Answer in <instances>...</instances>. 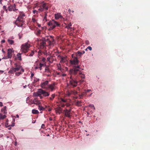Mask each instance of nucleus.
<instances>
[{
	"label": "nucleus",
	"instance_id": "nucleus-40",
	"mask_svg": "<svg viewBox=\"0 0 150 150\" xmlns=\"http://www.w3.org/2000/svg\"><path fill=\"white\" fill-rule=\"evenodd\" d=\"M6 127H9V126H15V124L14 123H13V124L11 125H9L7 126V125H6Z\"/></svg>",
	"mask_w": 150,
	"mask_h": 150
},
{
	"label": "nucleus",
	"instance_id": "nucleus-1",
	"mask_svg": "<svg viewBox=\"0 0 150 150\" xmlns=\"http://www.w3.org/2000/svg\"><path fill=\"white\" fill-rule=\"evenodd\" d=\"M16 66L14 68H11L8 72L9 73L13 74L15 72L16 76H18L22 73L24 72V70L22 67L19 65L15 64Z\"/></svg>",
	"mask_w": 150,
	"mask_h": 150
},
{
	"label": "nucleus",
	"instance_id": "nucleus-11",
	"mask_svg": "<svg viewBox=\"0 0 150 150\" xmlns=\"http://www.w3.org/2000/svg\"><path fill=\"white\" fill-rule=\"evenodd\" d=\"M25 16L24 14L21 13L18 17L16 21H19L21 22H23V17Z\"/></svg>",
	"mask_w": 150,
	"mask_h": 150
},
{
	"label": "nucleus",
	"instance_id": "nucleus-17",
	"mask_svg": "<svg viewBox=\"0 0 150 150\" xmlns=\"http://www.w3.org/2000/svg\"><path fill=\"white\" fill-rule=\"evenodd\" d=\"M54 16L55 19H58L60 18V17H61V15L60 13H58L57 14H55L54 15Z\"/></svg>",
	"mask_w": 150,
	"mask_h": 150
},
{
	"label": "nucleus",
	"instance_id": "nucleus-16",
	"mask_svg": "<svg viewBox=\"0 0 150 150\" xmlns=\"http://www.w3.org/2000/svg\"><path fill=\"white\" fill-rule=\"evenodd\" d=\"M54 84L53 83L48 86V88H49L51 89L52 91H53L54 88Z\"/></svg>",
	"mask_w": 150,
	"mask_h": 150
},
{
	"label": "nucleus",
	"instance_id": "nucleus-42",
	"mask_svg": "<svg viewBox=\"0 0 150 150\" xmlns=\"http://www.w3.org/2000/svg\"><path fill=\"white\" fill-rule=\"evenodd\" d=\"M87 49H88L90 50H91L92 48L90 46H89L87 47Z\"/></svg>",
	"mask_w": 150,
	"mask_h": 150
},
{
	"label": "nucleus",
	"instance_id": "nucleus-52",
	"mask_svg": "<svg viewBox=\"0 0 150 150\" xmlns=\"http://www.w3.org/2000/svg\"><path fill=\"white\" fill-rule=\"evenodd\" d=\"M68 11L69 12V13H70L71 12V10L70 9H68Z\"/></svg>",
	"mask_w": 150,
	"mask_h": 150
},
{
	"label": "nucleus",
	"instance_id": "nucleus-41",
	"mask_svg": "<svg viewBox=\"0 0 150 150\" xmlns=\"http://www.w3.org/2000/svg\"><path fill=\"white\" fill-rule=\"evenodd\" d=\"M91 91V90L90 89H88L87 91H86V90H85V93H86L87 92H88Z\"/></svg>",
	"mask_w": 150,
	"mask_h": 150
},
{
	"label": "nucleus",
	"instance_id": "nucleus-10",
	"mask_svg": "<svg viewBox=\"0 0 150 150\" xmlns=\"http://www.w3.org/2000/svg\"><path fill=\"white\" fill-rule=\"evenodd\" d=\"M88 110L91 112H93L95 110V108L93 104H90L88 107Z\"/></svg>",
	"mask_w": 150,
	"mask_h": 150
},
{
	"label": "nucleus",
	"instance_id": "nucleus-18",
	"mask_svg": "<svg viewBox=\"0 0 150 150\" xmlns=\"http://www.w3.org/2000/svg\"><path fill=\"white\" fill-rule=\"evenodd\" d=\"M61 106L62 107H64V104H63L62 103H66L67 101L66 100V99H64L62 98H61Z\"/></svg>",
	"mask_w": 150,
	"mask_h": 150
},
{
	"label": "nucleus",
	"instance_id": "nucleus-51",
	"mask_svg": "<svg viewBox=\"0 0 150 150\" xmlns=\"http://www.w3.org/2000/svg\"><path fill=\"white\" fill-rule=\"evenodd\" d=\"M33 12L34 13H35L36 12H37V11L36 10H34Z\"/></svg>",
	"mask_w": 150,
	"mask_h": 150
},
{
	"label": "nucleus",
	"instance_id": "nucleus-12",
	"mask_svg": "<svg viewBox=\"0 0 150 150\" xmlns=\"http://www.w3.org/2000/svg\"><path fill=\"white\" fill-rule=\"evenodd\" d=\"M13 49H9L8 50V58H11L12 56V53L13 52Z\"/></svg>",
	"mask_w": 150,
	"mask_h": 150
},
{
	"label": "nucleus",
	"instance_id": "nucleus-15",
	"mask_svg": "<svg viewBox=\"0 0 150 150\" xmlns=\"http://www.w3.org/2000/svg\"><path fill=\"white\" fill-rule=\"evenodd\" d=\"M56 112L57 113L60 114L62 112V109L60 107H58L55 109Z\"/></svg>",
	"mask_w": 150,
	"mask_h": 150
},
{
	"label": "nucleus",
	"instance_id": "nucleus-43",
	"mask_svg": "<svg viewBox=\"0 0 150 150\" xmlns=\"http://www.w3.org/2000/svg\"><path fill=\"white\" fill-rule=\"evenodd\" d=\"M83 93L82 94H81V95H80L79 96H80V98H81L82 96H83L84 95V93Z\"/></svg>",
	"mask_w": 150,
	"mask_h": 150
},
{
	"label": "nucleus",
	"instance_id": "nucleus-22",
	"mask_svg": "<svg viewBox=\"0 0 150 150\" xmlns=\"http://www.w3.org/2000/svg\"><path fill=\"white\" fill-rule=\"evenodd\" d=\"M32 113L34 114H37L39 113V112L37 110L33 109L32 110Z\"/></svg>",
	"mask_w": 150,
	"mask_h": 150
},
{
	"label": "nucleus",
	"instance_id": "nucleus-48",
	"mask_svg": "<svg viewBox=\"0 0 150 150\" xmlns=\"http://www.w3.org/2000/svg\"><path fill=\"white\" fill-rule=\"evenodd\" d=\"M43 8H40L39 9V10L40 11H43Z\"/></svg>",
	"mask_w": 150,
	"mask_h": 150
},
{
	"label": "nucleus",
	"instance_id": "nucleus-63",
	"mask_svg": "<svg viewBox=\"0 0 150 150\" xmlns=\"http://www.w3.org/2000/svg\"><path fill=\"white\" fill-rule=\"evenodd\" d=\"M92 94V93H91L90 95H89V96H91V95Z\"/></svg>",
	"mask_w": 150,
	"mask_h": 150
},
{
	"label": "nucleus",
	"instance_id": "nucleus-23",
	"mask_svg": "<svg viewBox=\"0 0 150 150\" xmlns=\"http://www.w3.org/2000/svg\"><path fill=\"white\" fill-rule=\"evenodd\" d=\"M6 106L4 107L1 110V111L4 113H7V111L6 110Z\"/></svg>",
	"mask_w": 150,
	"mask_h": 150
},
{
	"label": "nucleus",
	"instance_id": "nucleus-9",
	"mask_svg": "<svg viewBox=\"0 0 150 150\" xmlns=\"http://www.w3.org/2000/svg\"><path fill=\"white\" fill-rule=\"evenodd\" d=\"M70 78L71 79L70 81V84L74 86H76L77 85V82L72 79L71 76L70 77Z\"/></svg>",
	"mask_w": 150,
	"mask_h": 150
},
{
	"label": "nucleus",
	"instance_id": "nucleus-35",
	"mask_svg": "<svg viewBox=\"0 0 150 150\" xmlns=\"http://www.w3.org/2000/svg\"><path fill=\"white\" fill-rule=\"evenodd\" d=\"M57 67H58V69H60V70L61 69V67H60V64H57Z\"/></svg>",
	"mask_w": 150,
	"mask_h": 150
},
{
	"label": "nucleus",
	"instance_id": "nucleus-61",
	"mask_svg": "<svg viewBox=\"0 0 150 150\" xmlns=\"http://www.w3.org/2000/svg\"><path fill=\"white\" fill-rule=\"evenodd\" d=\"M71 12H72V13H74V11H71Z\"/></svg>",
	"mask_w": 150,
	"mask_h": 150
},
{
	"label": "nucleus",
	"instance_id": "nucleus-24",
	"mask_svg": "<svg viewBox=\"0 0 150 150\" xmlns=\"http://www.w3.org/2000/svg\"><path fill=\"white\" fill-rule=\"evenodd\" d=\"M67 60L66 58L65 57H62L60 62H64Z\"/></svg>",
	"mask_w": 150,
	"mask_h": 150
},
{
	"label": "nucleus",
	"instance_id": "nucleus-38",
	"mask_svg": "<svg viewBox=\"0 0 150 150\" xmlns=\"http://www.w3.org/2000/svg\"><path fill=\"white\" fill-rule=\"evenodd\" d=\"M40 67L39 68H40V70H41V67L44 65V64H42L40 63Z\"/></svg>",
	"mask_w": 150,
	"mask_h": 150
},
{
	"label": "nucleus",
	"instance_id": "nucleus-58",
	"mask_svg": "<svg viewBox=\"0 0 150 150\" xmlns=\"http://www.w3.org/2000/svg\"><path fill=\"white\" fill-rule=\"evenodd\" d=\"M2 52L4 53L5 52V51H4L3 50H2Z\"/></svg>",
	"mask_w": 150,
	"mask_h": 150
},
{
	"label": "nucleus",
	"instance_id": "nucleus-20",
	"mask_svg": "<svg viewBox=\"0 0 150 150\" xmlns=\"http://www.w3.org/2000/svg\"><path fill=\"white\" fill-rule=\"evenodd\" d=\"M77 92L76 91H71V92H68L67 93V95L68 96H69L70 94H76L77 93Z\"/></svg>",
	"mask_w": 150,
	"mask_h": 150
},
{
	"label": "nucleus",
	"instance_id": "nucleus-30",
	"mask_svg": "<svg viewBox=\"0 0 150 150\" xmlns=\"http://www.w3.org/2000/svg\"><path fill=\"white\" fill-rule=\"evenodd\" d=\"M80 76L82 78H85V76L84 74H82L81 73H80Z\"/></svg>",
	"mask_w": 150,
	"mask_h": 150
},
{
	"label": "nucleus",
	"instance_id": "nucleus-5",
	"mask_svg": "<svg viewBox=\"0 0 150 150\" xmlns=\"http://www.w3.org/2000/svg\"><path fill=\"white\" fill-rule=\"evenodd\" d=\"M26 101L27 103L30 104L34 103L36 105H38L40 103V102L37 99H35L33 101L32 100L30 101L29 97L27 98Z\"/></svg>",
	"mask_w": 150,
	"mask_h": 150
},
{
	"label": "nucleus",
	"instance_id": "nucleus-54",
	"mask_svg": "<svg viewBox=\"0 0 150 150\" xmlns=\"http://www.w3.org/2000/svg\"><path fill=\"white\" fill-rule=\"evenodd\" d=\"M45 126L44 124H42V127H43V126Z\"/></svg>",
	"mask_w": 150,
	"mask_h": 150
},
{
	"label": "nucleus",
	"instance_id": "nucleus-62",
	"mask_svg": "<svg viewBox=\"0 0 150 150\" xmlns=\"http://www.w3.org/2000/svg\"><path fill=\"white\" fill-rule=\"evenodd\" d=\"M40 30H39V31H38V33H40Z\"/></svg>",
	"mask_w": 150,
	"mask_h": 150
},
{
	"label": "nucleus",
	"instance_id": "nucleus-59",
	"mask_svg": "<svg viewBox=\"0 0 150 150\" xmlns=\"http://www.w3.org/2000/svg\"><path fill=\"white\" fill-rule=\"evenodd\" d=\"M2 1V0H0V2L1 4V3H2V2H1Z\"/></svg>",
	"mask_w": 150,
	"mask_h": 150
},
{
	"label": "nucleus",
	"instance_id": "nucleus-19",
	"mask_svg": "<svg viewBox=\"0 0 150 150\" xmlns=\"http://www.w3.org/2000/svg\"><path fill=\"white\" fill-rule=\"evenodd\" d=\"M17 57L18 59L19 60H21V54L19 53H18L17 54Z\"/></svg>",
	"mask_w": 150,
	"mask_h": 150
},
{
	"label": "nucleus",
	"instance_id": "nucleus-47",
	"mask_svg": "<svg viewBox=\"0 0 150 150\" xmlns=\"http://www.w3.org/2000/svg\"><path fill=\"white\" fill-rule=\"evenodd\" d=\"M3 106V103L2 102H0V106Z\"/></svg>",
	"mask_w": 150,
	"mask_h": 150
},
{
	"label": "nucleus",
	"instance_id": "nucleus-13",
	"mask_svg": "<svg viewBox=\"0 0 150 150\" xmlns=\"http://www.w3.org/2000/svg\"><path fill=\"white\" fill-rule=\"evenodd\" d=\"M70 62L73 64H78V61L76 58H75L74 59L71 60Z\"/></svg>",
	"mask_w": 150,
	"mask_h": 150
},
{
	"label": "nucleus",
	"instance_id": "nucleus-28",
	"mask_svg": "<svg viewBox=\"0 0 150 150\" xmlns=\"http://www.w3.org/2000/svg\"><path fill=\"white\" fill-rule=\"evenodd\" d=\"M8 42L11 45H12L14 42L13 41V40L8 39Z\"/></svg>",
	"mask_w": 150,
	"mask_h": 150
},
{
	"label": "nucleus",
	"instance_id": "nucleus-25",
	"mask_svg": "<svg viewBox=\"0 0 150 150\" xmlns=\"http://www.w3.org/2000/svg\"><path fill=\"white\" fill-rule=\"evenodd\" d=\"M40 44L41 47H43L45 45V41H42L41 42Z\"/></svg>",
	"mask_w": 150,
	"mask_h": 150
},
{
	"label": "nucleus",
	"instance_id": "nucleus-4",
	"mask_svg": "<svg viewBox=\"0 0 150 150\" xmlns=\"http://www.w3.org/2000/svg\"><path fill=\"white\" fill-rule=\"evenodd\" d=\"M48 24L50 26V28L49 29L50 30H52L56 26H59V24L58 23L55 21L53 20L51 21H50Z\"/></svg>",
	"mask_w": 150,
	"mask_h": 150
},
{
	"label": "nucleus",
	"instance_id": "nucleus-36",
	"mask_svg": "<svg viewBox=\"0 0 150 150\" xmlns=\"http://www.w3.org/2000/svg\"><path fill=\"white\" fill-rule=\"evenodd\" d=\"M77 54L80 56L82 54V53L79 51H78L77 52Z\"/></svg>",
	"mask_w": 150,
	"mask_h": 150
},
{
	"label": "nucleus",
	"instance_id": "nucleus-32",
	"mask_svg": "<svg viewBox=\"0 0 150 150\" xmlns=\"http://www.w3.org/2000/svg\"><path fill=\"white\" fill-rule=\"evenodd\" d=\"M51 58V57H47V61H48L50 63H51L52 62L50 60V59Z\"/></svg>",
	"mask_w": 150,
	"mask_h": 150
},
{
	"label": "nucleus",
	"instance_id": "nucleus-3",
	"mask_svg": "<svg viewBox=\"0 0 150 150\" xmlns=\"http://www.w3.org/2000/svg\"><path fill=\"white\" fill-rule=\"evenodd\" d=\"M41 94H43L44 96H49V93L42 90L40 89L38 90L37 92L35 93L34 94V95L37 96H38Z\"/></svg>",
	"mask_w": 150,
	"mask_h": 150
},
{
	"label": "nucleus",
	"instance_id": "nucleus-8",
	"mask_svg": "<svg viewBox=\"0 0 150 150\" xmlns=\"http://www.w3.org/2000/svg\"><path fill=\"white\" fill-rule=\"evenodd\" d=\"M8 9L10 11H15L17 10L16 8V6L15 4L10 5L8 7Z\"/></svg>",
	"mask_w": 150,
	"mask_h": 150
},
{
	"label": "nucleus",
	"instance_id": "nucleus-2",
	"mask_svg": "<svg viewBox=\"0 0 150 150\" xmlns=\"http://www.w3.org/2000/svg\"><path fill=\"white\" fill-rule=\"evenodd\" d=\"M30 46V44L28 43H26L23 44L21 45V50L22 52L25 53L28 52Z\"/></svg>",
	"mask_w": 150,
	"mask_h": 150
},
{
	"label": "nucleus",
	"instance_id": "nucleus-21",
	"mask_svg": "<svg viewBox=\"0 0 150 150\" xmlns=\"http://www.w3.org/2000/svg\"><path fill=\"white\" fill-rule=\"evenodd\" d=\"M42 7L43 9H45L46 10H47L48 9L47 7L46 6L44 2H43Z\"/></svg>",
	"mask_w": 150,
	"mask_h": 150
},
{
	"label": "nucleus",
	"instance_id": "nucleus-6",
	"mask_svg": "<svg viewBox=\"0 0 150 150\" xmlns=\"http://www.w3.org/2000/svg\"><path fill=\"white\" fill-rule=\"evenodd\" d=\"M80 68L79 66L75 67H74V69H71L70 70L69 73L70 74H76L77 72L79 71V69Z\"/></svg>",
	"mask_w": 150,
	"mask_h": 150
},
{
	"label": "nucleus",
	"instance_id": "nucleus-26",
	"mask_svg": "<svg viewBox=\"0 0 150 150\" xmlns=\"http://www.w3.org/2000/svg\"><path fill=\"white\" fill-rule=\"evenodd\" d=\"M6 117V116L5 115H2L0 113V120L3 119L5 118Z\"/></svg>",
	"mask_w": 150,
	"mask_h": 150
},
{
	"label": "nucleus",
	"instance_id": "nucleus-34",
	"mask_svg": "<svg viewBox=\"0 0 150 150\" xmlns=\"http://www.w3.org/2000/svg\"><path fill=\"white\" fill-rule=\"evenodd\" d=\"M34 74H33V73H31V80H33V76H34Z\"/></svg>",
	"mask_w": 150,
	"mask_h": 150
},
{
	"label": "nucleus",
	"instance_id": "nucleus-31",
	"mask_svg": "<svg viewBox=\"0 0 150 150\" xmlns=\"http://www.w3.org/2000/svg\"><path fill=\"white\" fill-rule=\"evenodd\" d=\"M71 23H70L68 25H67L66 26V28L68 29L69 28H70V27L71 26Z\"/></svg>",
	"mask_w": 150,
	"mask_h": 150
},
{
	"label": "nucleus",
	"instance_id": "nucleus-45",
	"mask_svg": "<svg viewBox=\"0 0 150 150\" xmlns=\"http://www.w3.org/2000/svg\"><path fill=\"white\" fill-rule=\"evenodd\" d=\"M35 67L34 68H35V69H37L39 68V67L38 65L36 66H35Z\"/></svg>",
	"mask_w": 150,
	"mask_h": 150
},
{
	"label": "nucleus",
	"instance_id": "nucleus-50",
	"mask_svg": "<svg viewBox=\"0 0 150 150\" xmlns=\"http://www.w3.org/2000/svg\"><path fill=\"white\" fill-rule=\"evenodd\" d=\"M32 21H33V22H35V18H32Z\"/></svg>",
	"mask_w": 150,
	"mask_h": 150
},
{
	"label": "nucleus",
	"instance_id": "nucleus-29",
	"mask_svg": "<svg viewBox=\"0 0 150 150\" xmlns=\"http://www.w3.org/2000/svg\"><path fill=\"white\" fill-rule=\"evenodd\" d=\"M38 109L40 110H44V108L42 106L39 105H38Z\"/></svg>",
	"mask_w": 150,
	"mask_h": 150
},
{
	"label": "nucleus",
	"instance_id": "nucleus-37",
	"mask_svg": "<svg viewBox=\"0 0 150 150\" xmlns=\"http://www.w3.org/2000/svg\"><path fill=\"white\" fill-rule=\"evenodd\" d=\"M48 109H47V110L49 111H50L52 109L51 108H50L49 106H48Z\"/></svg>",
	"mask_w": 150,
	"mask_h": 150
},
{
	"label": "nucleus",
	"instance_id": "nucleus-39",
	"mask_svg": "<svg viewBox=\"0 0 150 150\" xmlns=\"http://www.w3.org/2000/svg\"><path fill=\"white\" fill-rule=\"evenodd\" d=\"M45 70L46 71H47V72H50V70L49 69V68L48 67H47L46 68Z\"/></svg>",
	"mask_w": 150,
	"mask_h": 150
},
{
	"label": "nucleus",
	"instance_id": "nucleus-56",
	"mask_svg": "<svg viewBox=\"0 0 150 150\" xmlns=\"http://www.w3.org/2000/svg\"><path fill=\"white\" fill-rule=\"evenodd\" d=\"M16 116L18 118L19 117V115H16Z\"/></svg>",
	"mask_w": 150,
	"mask_h": 150
},
{
	"label": "nucleus",
	"instance_id": "nucleus-46",
	"mask_svg": "<svg viewBox=\"0 0 150 150\" xmlns=\"http://www.w3.org/2000/svg\"><path fill=\"white\" fill-rule=\"evenodd\" d=\"M46 60V59L45 58H43L42 59V61H43V62H45Z\"/></svg>",
	"mask_w": 150,
	"mask_h": 150
},
{
	"label": "nucleus",
	"instance_id": "nucleus-64",
	"mask_svg": "<svg viewBox=\"0 0 150 150\" xmlns=\"http://www.w3.org/2000/svg\"><path fill=\"white\" fill-rule=\"evenodd\" d=\"M26 86H23V87H24V88H25V87H26Z\"/></svg>",
	"mask_w": 150,
	"mask_h": 150
},
{
	"label": "nucleus",
	"instance_id": "nucleus-44",
	"mask_svg": "<svg viewBox=\"0 0 150 150\" xmlns=\"http://www.w3.org/2000/svg\"><path fill=\"white\" fill-rule=\"evenodd\" d=\"M8 56L7 57H3L2 59H8Z\"/></svg>",
	"mask_w": 150,
	"mask_h": 150
},
{
	"label": "nucleus",
	"instance_id": "nucleus-33",
	"mask_svg": "<svg viewBox=\"0 0 150 150\" xmlns=\"http://www.w3.org/2000/svg\"><path fill=\"white\" fill-rule=\"evenodd\" d=\"M55 95L54 94H52L51 97H50V99L51 100H52L54 97Z\"/></svg>",
	"mask_w": 150,
	"mask_h": 150
},
{
	"label": "nucleus",
	"instance_id": "nucleus-27",
	"mask_svg": "<svg viewBox=\"0 0 150 150\" xmlns=\"http://www.w3.org/2000/svg\"><path fill=\"white\" fill-rule=\"evenodd\" d=\"M39 79H38L34 77L33 79L32 80V81H33L34 82H36L38 81H39Z\"/></svg>",
	"mask_w": 150,
	"mask_h": 150
},
{
	"label": "nucleus",
	"instance_id": "nucleus-7",
	"mask_svg": "<svg viewBox=\"0 0 150 150\" xmlns=\"http://www.w3.org/2000/svg\"><path fill=\"white\" fill-rule=\"evenodd\" d=\"M48 81H46L44 82H42L41 84V86L43 88L47 89L48 88Z\"/></svg>",
	"mask_w": 150,
	"mask_h": 150
},
{
	"label": "nucleus",
	"instance_id": "nucleus-53",
	"mask_svg": "<svg viewBox=\"0 0 150 150\" xmlns=\"http://www.w3.org/2000/svg\"><path fill=\"white\" fill-rule=\"evenodd\" d=\"M66 105L67 107H69V106L70 104H67Z\"/></svg>",
	"mask_w": 150,
	"mask_h": 150
},
{
	"label": "nucleus",
	"instance_id": "nucleus-14",
	"mask_svg": "<svg viewBox=\"0 0 150 150\" xmlns=\"http://www.w3.org/2000/svg\"><path fill=\"white\" fill-rule=\"evenodd\" d=\"M65 115L68 117H70L71 116V113L70 112V110H66L65 111Z\"/></svg>",
	"mask_w": 150,
	"mask_h": 150
},
{
	"label": "nucleus",
	"instance_id": "nucleus-49",
	"mask_svg": "<svg viewBox=\"0 0 150 150\" xmlns=\"http://www.w3.org/2000/svg\"><path fill=\"white\" fill-rule=\"evenodd\" d=\"M1 42L2 43H4L5 42V40H3L1 41Z\"/></svg>",
	"mask_w": 150,
	"mask_h": 150
},
{
	"label": "nucleus",
	"instance_id": "nucleus-60",
	"mask_svg": "<svg viewBox=\"0 0 150 150\" xmlns=\"http://www.w3.org/2000/svg\"><path fill=\"white\" fill-rule=\"evenodd\" d=\"M65 75H66V74H63V76H65Z\"/></svg>",
	"mask_w": 150,
	"mask_h": 150
},
{
	"label": "nucleus",
	"instance_id": "nucleus-57",
	"mask_svg": "<svg viewBox=\"0 0 150 150\" xmlns=\"http://www.w3.org/2000/svg\"><path fill=\"white\" fill-rule=\"evenodd\" d=\"M82 53V54H83L85 53V51H83Z\"/></svg>",
	"mask_w": 150,
	"mask_h": 150
},
{
	"label": "nucleus",
	"instance_id": "nucleus-55",
	"mask_svg": "<svg viewBox=\"0 0 150 150\" xmlns=\"http://www.w3.org/2000/svg\"><path fill=\"white\" fill-rule=\"evenodd\" d=\"M0 72H1V73H3L4 72V71L2 70H0Z\"/></svg>",
	"mask_w": 150,
	"mask_h": 150
}]
</instances>
